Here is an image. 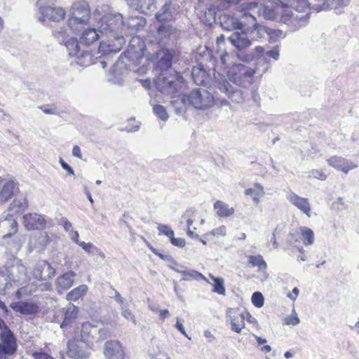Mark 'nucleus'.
<instances>
[{"label":"nucleus","mask_w":359,"mask_h":359,"mask_svg":"<svg viewBox=\"0 0 359 359\" xmlns=\"http://www.w3.org/2000/svg\"><path fill=\"white\" fill-rule=\"evenodd\" d=\"M98 25V32L106 37L102 41L114 43L111 46L114 50L123 47L126 40L122 33L124 20L121 13H107L100 20Z\"/></svg>","instance_id":"f257e3e1"},{"label":"nucleus","mask_w":359,"mask_h":359,"mask_svg":"<svg viewBox=\"0 0 359 359\" xmlns=\"http://www.w3.org/2000/svg\"><path fill=\"white\" fill-rule=\"evenodd\" d=\"M261 14L266 20H280L285 24H292L294 27L293 31L306 26L310 18L309 12H307L305 15H294L289 6L285 7L283 5L271 8L269 6L262 4Z\"/></svg>","instance_id":"f03ea898"},{"label":"nucleus","mask_w":359,"mask_h":359,"mask_svg":"<svg viewBox=\"0 0 359 359\" xmlns=\"http://www.w3.org/2000/svg\"><path fill=\"white\" fill-rule=\"evenodd\" d=\"M184 79L180 72L171 69L163 72L154 80L156 90L165 95H175L179 92L184 83Z\"/></svg>","instance_id":"7ed1b4c3"},{"label":"nucleus","mask_w":359,"mask_h":359,"mask_svg":"<svg viewBox=\"0 0 359 359\" xmlns=\"http://www.w3.org/2000/svg\"><path fill=\"white\" fill-rule=\"evenodd\" d=\"M183 105H189L198 110H205L214 104L213 95L205 88H194L181 96Z\"/></svg>","instance_id":"20e7f679"},{"label":"nucleus","mask_w":359,"mask_h":359,"mask_svg":"<svg viewBox=\"0 0 359 359\" xmlns=\"http://www.w3.org/2000/svg\"><path fill=\"white\" fill-rule=\"evenodd\" d=\"M109 333L108 328L86 322L81 325L80 338L92 348L95 343L106 339L109 337Z\"/></svg>","instance_id":"39448f33"},{"label":"nucleus","mask_w":359,"mask_h":359,"mask_svg":"<svg viewBox=\"0 0 359 359\" xmlns=\"http://www.w3.org/2000/svg\"><path fill=\"white\" fill-rule=\"evenodd\" d=\"M175 55V50L163 48L151 55L149 60L153 69L161 73L172 69Z\"/></svg>","instance_id":"423d86ee"},{"label":"nucleus","mask_w":359,"mask_h":359,"mask_svg":"<svg viewBox=\"0 0 359 359\" xmlns=\"http://www.w3.org/2000/svg\"><path fill=\"white\" fill-rule=\"evenodd\" d=\"M69 51V55L76 57L78 65L83 67L89 66L92 63V53L90 50L85 49L80 40L76 38L70 37L64 44Z\"/></svg>","instance_id":"0eeeda50"},{"label":"nucleus","mask_w":359,"mask_h":359,"mask_svg":"<svg viewBox=\"0 0 359 359\" xmlns=\"http://www.w3.org/2000/svg\"><path fill=\"white\" fill-rule=\"evenodd\" d=\"M255 74V68L243 64H236L229 74V79L236 85L246 87Z\"/></svg>","instance_id":"6e6552de"},{"label":"nucleus","mask_w":359,"mask_h":359,"mask_svg":"<svg viewBox=\"0 0 359 359\" xmlns=\"http://www.w3.org/2000/svg\"><path fill=\"white\" fill-rule=\"evenodd\" d=\"M248 12H245L238 17L234 15L224 13L219 17V22L222 28L226 31H236L246 26L247 20L245 16L248 15Z\"/></svg>","instance_id":"1a4fd4ad"},{"label":"nucleus","mask_w":359,"mask_h":359,"mask_svg":"<svg viewBox=\"0 0 359 359\" xmlns=\"http://www.w3.org/2000/svg\"><path fill=\"white\" fill-rule=\"evenodd\" d=\"M179 6L171 0H167L158 12L154 18L158 22H172L176 20L179 14Z\"/></svg>","instance_id":"9d476101"},{"label":"nucleus","mask_w":359,"mask_h":359,"mask_svg":"<svg viewBox=\"0 0 359 359\" xmlns=\"http://www.w3.org/2000/svg\"><path fill=\"white\" fill-rule=\"evenodd\" d=\"M114 43L101 41L98 47L100 55L97 57L96 64H100L102 69H105L108 65L113 62L114 56L120 51L122 47L114 50L111 46Z\"/></svg>","instance_id":"9b49d317"},{"label":"nucleus","mask_w":359,"mask_h":359,"mask_svg":"<svg viewBox=\"0 0 359 359\" xmlns=\"http://www.w3.org/2000/svg\"><path fill=\"white\" fill-rule=\"evenodd\" d=\"M122 55L127 57L126 53H121L116 62L113 65L111 73L109 78V81L111 83L118 86H122L123 84L124 77L130 71L127 64L122 59Z\"/></svg>","instance_id":"f8f14e48"},{"label":"nucleus","mask_w":359,"mask_h":359,"mask_svg":"<svg viewBox=\"0 0 359 359\" xmlns=\"http://www.w3.org/2000/svg\"><path fill=\"white\" fill-rule=\"evenodd\" d=\"M67 354L69 358L74 359H83L87 358L90 352L88 350L90 348L86 343L77 339H73L68 341L67 344Z\"/></svg>","instance_id":"ddd939ff"},{"label":"nucleus","mask_w":359,"mask_h":359,"mask_svg":"<svg viewBox=\"0 0 359 359\" xmlns=\"http://www.w3.org/2000/svg\"><path fill=\"white\" fill-rule=\"evenodd\" d=\"M247 20V32H250V36L252 40L256 39H264L267 36L269 27L259 23L255 15L252 13L245 16Z\"/></svg>","instance_id":"4468645a"},{"label":"nucleus","mask_w":359,"mask_h":359,"mask_svg":"<svg viewBox=\"0 0 359 359\" xmlns=\"http://www.w3.org/2000/svg\"><path fill=\"white\" fill-rule=\"evenodd\" d=\"M250 32H247V26H243L238 30L233 32L228 37L230 43L238 50H243L249 47L252 43V39H250Z\"/></svg>","instance_id":"2eb2a0df"},{"label":"nucleus","mask_w":359,"mask_h":359,"mask_svg":"<svg viewBox=\"0 0 359 359\" xmlns=\"http://www.w3.org/2000/svg\"><path fill=\"white\" fill-rule=\"evenodd\" d=\"M350 0H310L311 8L316 11L334 9L336 13H341L339 9L347 6Z\"/></svg>","instance_id":"dca6fc26"},{"label":"nucleus","mask_w":359,"mask_h":359,"mask_svg":"<svg viewBox=\"0 0 359 359\" xmlns=\"http://www.w3.org/2000/svg\"><path fill=\"white\" fill-rule=\"evenodd\" d=\"M130 9L151 15L156 8V0H126Z\"/></svg>","instance_id":"f3484780"},{"label":"nucleus","mask_w":359,"mask_h":359,"mask_svg":"<svg viewBox=\"0 0 359 359\" xmlns=\"http://www.w3.org/2000/svg\"><path fill=\"white\" fill-rule=\"evenodd\" d=\"M38 17L39 21L44 22L46 19L50 21L60 22L65 16V11L61 7L40 6Z\"/></svg>","instance_id":"a211bd4d"},{"label":"nucleus","mask_w":359,"mask_h":359,"mask_svg":"<svg viewBox=\"0 0 359 359\" xmlns=\"http://www.w3.org/2000/svg\"><path fill=\"white\" fill-rule=\"evenodd\" d=\"M104 353L107 359H126L123 347L118 341H107L104 345Z\"/></svg>","instance_id":"6ab92c4d"},{"label":"nucleus","mask_w":359,"mask_h":359,"mask_svg":"<svg viewBox=\"0 0 359 359\" xmlns=\"http://www.w3.org/2000/svg\"><path fill=\"white\" fill-rule=\"evenodd\" d=\"M18 222L12 214H7L0 221L1 232L3 234V239L11 238L18 232Z\"/></svg>","instance_id":"aec40b11"},{"label":"nucleus","mask_w":359,"mask_h":359,"mask_svg":"<svg viewBox=\"0 0 359 359\" xmlns=\"http://www.w3.org/2000/svg\"><path fill=\"white\" fill-rule=\"evenodd\" d=\"M25 227L29 231L41 230L45 228L46 221L43 216L36 213H29L23 217Z\"/></svg>","instance_id":"412c9836"},{"label":"nucleus","mask_w":359,"mask_h":359,"mask_svg":"<svg viewBox=\"0 0 359 359\" xmlns=\"http://www.w3.org/2000/svg\"><path fill=\"white\" fill-rule=\"evenodd\" d=\"M55 270L47 261H41L36 264L34 277L39 280H47L55 276Z\"/></svg>","instance_id":"4be33fe9"},{"label":"nucleus","mask_w":359,"mask_h":359,"mask_svg":"<svg viewBox=\"0 0 359 359\" xmlns=\"http://www.w3.org/2000/svg\"><path fill=\"white\" fill-rule=\"evenodd\" d=\"M219 89L224 92L233 102L240 104L245 100V93L243 90L233 88L226 80L220 84Z\"/></svg>","instance_id":"5701e85b"},{"label":"nucleus","mask_w":359,"mask_h":359,"mask_svg":"<svg viewBox=\"0 0 359 359\" xmlns=\"http://www.w3.org/2000/svg\"><path fill=\"white\" fill-rule=\"evenodd\" d=\"M0 344L18 348L17 339L5 320L0 317Z\"/></svg>","instance_id":"b1692460"},{"label":"nucleus","mask_w":359,"mask_h":359,"mask_svg":"<svg viewBox=\"0 0 359 359\" xmlns=\"http://www.w3.org/2000/svg\"><path fill=\"white\" fill-rule=\"evenodd\" d=\"M63 320L60 324V328L65 330L72 326L76 322L78 314L79 308L72 304H69L67 306L62 309Z\"/></svg>","instance_id":"393cba45"},{"label":"nucleus","mask_w":359,"mask_h":359,"mask_svg":"<svg viewBox=\"0 0 359 359\" xmlns=\"http://www.w3.org/2000/svg\"><path fill=\"white\" fill-rule=\"evenodd\" d=\"M327 163L330 166L345 173H348L351 170L357 168L356 164L341 156H333L327 159Z\"/></svg>","instance_id":"a878e982"},{"label":"nucleus","mask_w":359,"mask_h":359,"mask_svg":"<svg viewBox=\"0 0 359 359\" xmlns=\"http://www.w3.org/2000/svg\"><path fill=\"white\" fill-rule=\"evenodd\" d=\"M10 307L22 315H35L39 312L38 305L32 302H15L11 303Z\"/></svg>","instance_id":"bb28decb"},{"label":"nucleus","mask_w":359,"mask_h":359,"mask_svg":"<svg viewBox=\"0 0 359 359\" xmlns=\"http://www.w3.org/2000/svg\"><path fill=\"white\" fill-rule=\"evenodd\" d=\"M19 191L16 182L13 180L6 181L0 189V203L7 202Z\"/></svg>","instance_id":"cd10ccee"},{"label":"nucleus","mask_w":359,"mask_h":359,"mask_svg":"<svg viewBox=\"0 0 359 359\" xmlns=\"http://www.w3.org/2000/svg\"><path fill=\"white\" fill-rule=\"evenodd\" d=\"M287 199L306 216L311 217V205L308 198L300 197L297 194L292 193L287 196Z\"/></svg>","instance_id":"c85d7f7f"},{"label":"nucleus","mask_w":359,"mask_h":359,"mask_svg":"<svg viewBox=\"0 0 359 359\" xmlns=\"http://www.w3.org/2000/svg\"><path fill=\"white\" fill-rule=\"evenodd\" d=\"M69 16L90 18V10L86 1H76L72 4Z\"/></svg>","instance_id":"c756f323"},{"label":"nucleus","mask_w":359,"mask_h":359,"mask_svg":"<svg viewBox=\"0 0 359 359\" xmlns=\"http://www.w3.org/2000/svg\"><path fill=\"white\" fill-rule=\"evenodd\" d=\"M146 24V19L139 15H130L124 21V26L132 33L143 29Z\"/></svg>","instance_id":"7c9ffc66"},{"label":"nucleus","mask_w":359,"mask_h":359,"mask_svg":"<svg viewBox=\"0 0 359 359\" xmlns=\"http://www.w3.org/2000/svg\"><path fill=\"white\" fill-rule=\"evenodd\" d=\"M75 277L76 273L73 271H67L59 276L56 280L58 292L61 293V290L69 289L74 283Z\"/></svg>","instance_id":"2f4dec72"},{"label":"nucleus","mask_w":359,"mask_h":359,"mask_svg":"<svg viewBox=\"0 0 359 359\" xmlns=\"http://www.w3.org/2000/svg\"><path fill=\"white\" fill-rule=\"evenodd\" d=\"M8 277L13 283L20 281L26 277L27 268L22 264L12 265L7 269Z\"/></svg>","instance_id":"473e14b6"},{"label":"nucleus","mask_w":359,"mask_h":359,"mask_svg":"<svg viewBox=\"0 0 359 359\" xmlns=\"http://www.w3.org/2000/svg\"><path fill=\"white\" fill-rule=\"evenodd\" d=\"M99 33L95 28H88L82 32L79 40L85 49L99 39Z\"/></svg>","instance_id":"72a5a7b5"},{"label":"nucleus","mask_w":359,"mask_h":359,"mask_svg":"<svg viewBox=\"0 0 359 359\" xmlns=\"http://www.w3.org/2000/svg\"><path fill=\"white\" fill-rule=\"evenodd\" d=\"M90 18L69 16L67 25L75 34H79L88 24Z\"/></svg>","instance_id":"f704fd0d"},{"label":"nucleus","mask_w":359,"mask_h":359,"mask_svg":"<svg viewBox=\"0 0 359 359\" xmlns=\"http://www.w3.org/2000/svg\"><path fill=\"white\" fill-rule=\"evenodd\" d=\"M255 53L260 55V60L264 62H266L268 64L267 58L271 57L274 60H278L279 59L280 56V50L278 46H274L273 48H271L269 50L265 51L264 47L262 46H257L255 48ZM269 68V66L267 65L266 69Z\"/></svg>","instance_id":"c9c22d12"},{"label":"nucleus","mask_w":359,"mask_h":359,"mask_svg":"<svg viewBox=\"0 0 359 359\" xmlns=\"http://www.w3.org/2000/svg\"><path fill=\"white\" fill-rule=\"evenodd\" d=\"M194 82L198 86H206L208 83L209 75L203 67H194L191 71Z\"/></svg>","instance_id":"e433bc0d"},{"label":"nucleus","mask_w":359,"mask_h":359,"mask_svg":"<svg viewBox=\"0 0 359 359\" xmlns=\"http://www.w3.org/2000/svg\"><path fill=\"white\" fill-rule=\"evenodd\" d=\"M232 311H233L232 309H229L227 310V313H226L227 316L229 317V318L231 320V330L235 332L240 333L241 332L242 329L245 326L244 313H241L240 314H238L237 316H234V315L232 316L231 315Z\"/></svg>","instance_id":"4c0bfd02"},{"label":"nucleus","mask_w":359,"mask_h":359,"mask_svg":"<svg viewBox=\"0 0 359 359\" xmlns=\"http://www.w3.org/2000/svg\"><path fill=\"white\" fill-rule=\"evenodd\" d=\"M214 208L217 210V215L219 217H228L234 214V208H229V205L222 201H217L214 203Z\"/></svg>","instance_id":"58836bf2"},{"label":"nucleus","mask_w":359,"mask_h":359,"mask_svg":"<svg viewBox=\"0 0 359 359\" xmlns=\"http://www.w3.org/2000/svg\"><path fill=\"white\" fill-rule=\"evenodd\" d=\"M159 25L156 27L158 35L161 38H170L171 35L174 34L176 29L172 26L171 22H158Z\"/></svg>","instance_id":"ea45409f"},{"label":"nucleus","mask_w":359,"mask_h":359,"mask_svg":"<svg viewBox=\"0 0 359 359\" xmlns=\"http://www.w3.org/2000/svg\"><path fill=\"white\" fill-rule=\"evenodd\" d=\"M27 207V201L25 198H15L8 206V211L13 215L14 213L23 212Z\"/></svg>","instance_id":"a19ab883"},{"label":"nucleus","mask_w":359,"mask_h":359,"mask_svg":"<svg viewBox=\"0 0 359 359\" xmlns=\"http://www.w3.org/2000/svg\"><path fill=\"white\" fill-rule=\"evenodd\" d=\"M289 6L298 12V13L294 14V15H305L306 13H303L305 10L311 8L310 0H290Z\"/></svg>","instance_id":"79ce46f5"},{"label":"nucleus","mask_w":359,"mask_h":359,"mask_svg":"<svg viewBox=\"0 0 359 359\" xmlns=\"http://www.w3.org/2000/svg\"><path fill=\"white\" fill-rule=\"evenodd\" d=\"M88 290V287L86 285H81L79 287L73 289L67 294L66 299L68 301H76L81 297L84 296Z\"/></svg>","instance_id":"37998d69"},{"label":"nucleus","mask_w":359,"mask_h":359,"mask_svg":"<svg viewBox=\"0 0 359 359\" xmlns=\"http://www.w3.org/2000/svg\"><path fill=\"white\" fill-rule=\"evenodd\" d=\"M210 278L213 281L212 292L218 294L224 295L226 290L224 279L222 277H216L212 274H210Z\"/></svg>","instance_id":"c03bdc74"},{"label":"nucleus","mask_w":359,"mask_h":359,"mask_svg":"<svg viewBox=\"0 0 359 359\" xmlns=\"http://www.w3.org/2000/svg\"><path fill=\"white\" fill-rule=\"evenodd\" d=\"M261 6H262V4L257 1L243 3L241 5L240 15H242L245 12L251 13L250 11H253L256 9L257 10V13L261 15Z\"/></svg>","instance_id":"a18cd8bd"},{"label":"nucleus","mask_w":359,"mask_h":359,"mask_svg":"<svg viewBox=\"0 0 359 359\" xmlns=\"http://www.w3.org/2000/svg\"><path fill=\"white\" fill-rule=\"evenodd\" d=\"M249 263L253 266H257L258 271L264 272L266 270L267 264L262 255L249 256Z\"/></svg>","instance_id":"49530a36"},{"label":"nucleus","mask_w":359,"mask_h":359,"mask_svg":"<svg viewBox=\"0 0 359 359\" xmlns=\"http://www.w3.org/2000/svg\"><path fill=\"white\" fill-rule=\"evenodd\" d=\"M74 242L78 244L79 246L82 248V249L88 254H97L101 257H104V255L102 253L100 250L93 245L91 243H85L84 241H79V240H76L74 238Z\"/></svg>","instance_id":"de8ad7c7"},{"label":"nucleus","mask_w":359,"mask_h":359,"mask_svg":"<svg viewBox=\"0 0 359 359\" xmlns=\"http://www.w3.org/2000/svg\"><path fill=\"white\" fill-rule=\"evenodd\" d=\"M301 231V238L303 241V243L306 245H311L314 242V233L313 231L306 226H303L300 228Z\"/></svg>","instance_id":"09e8293b"},{"label":"nucleus","mask_w":359,"mask_h":359,"mask_svg":"<svg viewBox=\"0 0 359 359\" xmlns=\"http://www.w3.org/2000/svg\"><path fill=\"white\" fill-rule=\"evenodd\" d=\"M53 36L60 44H65L69 38L67 30L65 27H60L53 31Z\"/></svg>","instance_id":"8fccbe9b"},{"label":"nucleus","mask_w":359,"mask_h":359,"mask_svg":"<svg viewBox=\"0 0 359 359\" xmlns=\"http://www.w3.org/2000/svg\"><path fill=\"white\" fill-rule=\"evenodd\" d=\"M283 31L278 29H272L269 27L267 37H268V41L271 43H274L277 42L279 39L282 37L283 35Z\"/></svg>","instance_id":"3c124183"},{"label":"nucleus","mask_w":359,"mask_h":359,"mask_svg":"<svg viewBox=\"0 0 359 359\" xmlns=\"http://www.w3.org/2000/svg\"><path fill=\"white\" fill-rule=\"evenodd\" d=\"M205 18L206 22L211 25L212 22H215L216 20L217 16V8L214 6H210L206 11H205Z\"/></svg>","instance_id":"603ef678"},{"label":"nucleus","mask_w":359,"mask_h":359,"mask_svg":"<svg viewBox=\"0 0 359 359\" xmlns=\"http://www.w3.org/2000/svg\"><path fill=\"white\" fill-rule=\"evenodd\" d=\"M154 113L162 121H165L168 118V114L164 106L155 104L153 107Z\"/></svg>","instance_id":"864d4df0"},{"label":"nucleus","mask_w":359,"mask_h":359,"mask_svg":"<svg viewBox=\"0 0 359 359\" xmlns=\"http://www.w3.org/2000/svg\"><path fill=\"white\" fill-rule=\"evenodd\" d=\"M16 351V348L0 344V359H6L7 356L13 355Z\"/></svg>","instance_id":"5fc2aeb1"},{"label":"nucleus","mask_w":359,"mask_h":359,"mask_svg":"<svg viewBox=\"0 0 359 359\" xmlns=\"http://www.w3.org/2000/svg\"><path fill=\"white\" fill-rule=\"evenodd\" d=\"M252 304L257 308H261L264 304V298L260 292H255L251 297Z\"/></svg>","instance_id":"6e6d98bb"},{"label":"nucleus","mask_w":359,"mask_h":359,"mask_svg":"<svg viewBox=\"0 0 359 359\" xmlns=\"http://www.w3.org/2000/svg\"><path fill=\"white\" fill-rule=\"evenodd\" d=\"M191 280H204L209 283L207 278L201 273L195 270L187 271V278H185V280L188 281Z\"/></svg>","instance_id":"4d7b16f0"},{"label":"nucleus","mask_w":359,"mask_h":359,"mask_svg":"<svg viewBox=\"0 0 359 359\" xmlns=\"http://www.w3.org/2000/svg\"><path fill=\"white\" fill-rule=\"evenodd\" d=\"M299 238L300 237L299 236V235L297 233H290L287 237L286 249L290 246L297 247L298 244L300 243Z\"/></svg>","instance_id":"13d9d810"},{"label":"nucleus","mask_w":359,"mask_h":359,"mask_svg":"<svg viewBox=\"0 0 359 359\" xmlns=\"http://www.w3.org/2000/svg\"><path fill=\"white\" fill-rule=\"evenodd\" d=\"M13 281L3 273H0V291H6L12 286Z\"/></svg>","instance_id":"bf43d9fd"},{"label":"nucleus","mask_w":359,"mask_h":359,"mask_svg":"<svg viewBox=\"0 0 359 359\" xmlns=\"http://www.w3.org/2000/svg\"><path fill=\"white\" fill-rule=\"evenodd\" d=\"M158 257L165 262H169L175 266H179L181 269L184 268V266H181L170 254L161 253L158 255Z\"/></svg>","instance_id":"052dcab7"},{"label":"nucleus","mask_w":359,"mask_h":359,"mask_svg":"<svg viewBox=\"0 0 359 359\" xmlns=\"http://www.w3.org/2000/svg\"><path fill=\"white\" fill-rule=\"evenodd\" d=\"M158 235H171L172 229L167 224H159L157 226Z\"/></svg>","instance_id":"680f3d73"},{"label":"nucleus","mask_w":359,"mask_h":359,"mask_svg":"<svg viewBox=\"0 0 359 359\" xmlns=\"http://www.w3.org/2000/svg\"><path fill=\"white\" fill-rule=\"evenodd\" d=\"M180 104L182 103L181 102H180L178 100L171 102L172 107L174 108L175 114L178 116L182 115L185 111L184 107L180 106Z\"/></svg>","instance_id":"e2e57ef3"},{"label":"nucleus","mask_w":359,"mask_h":359,"mask_svg":"<svg viewBox=\"0 0 359 359\" xmlns=\"http://www.w3.org/2000/svg\"><path fill=\"white\" fill-rule=\"evenodd\" d=\"M226 233V228L224 225L215 228L210 231V233L213 236H225Z\"/></svg>","instance_id":"0e129e2a"},{"label":"nucleus","mask_w":359,"mask_h":359,"mask_svg":"<svg viewBox=\"0 0 359 359\" xmlns=\"http://www.w3.org/2000/svg\"><path fill=\"white\" fill-rule=\"evenodd\" d=\"M59 162H60L61 167L67 172L68 175H74V171L73 168L67 162H65L62 158H60Z\"/></svg>","instance_id":"69168bd1"},{"label":"nucleus","mask_w":359,"mask_h":359,"mask_svg":"<svg viewBox=\"0 0 359 359\" xmlns=\"http://www.w3.org/2000/svg\"><path fill=\"white\" fill-rule=\"evenodd\" d=\"M171 244L174 246L178 247V248H184L186 245V241L184 238H174L171 241Z\"/></svg>","instance_id":"338daca9"},{"label":"nucleus","mask_w":359,"mask_h":359,"mask_svg":"<svg viewBox=\"0 0 359 359\" xmlns=\"http://www.w3.org/2000/svg\"><path fill=\"white\" fill-rule=\"evenodd\" d=\"M33 355L35 359H55L50 355L42 352H35L34 353Z\"/></svg>","instance_id":"774afa93"}]
</instances>
